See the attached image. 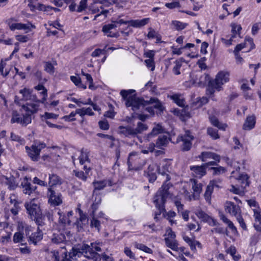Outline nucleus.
Returning <instances> with one entry per match:
<instances>
[{"label": "nucleus", "mask_w": 261, "mask_h": 261, "mask_svg": "<svg viewBox=\"0 0 261 261\" xmlns=\"http://www.w3.org/2000/svg\"><path fill=\"white\" fill-rule=\"evenodd\" d=\"M226 252L232 257L234 261H238L240 258L239 254L236 255L237 250L234 246H231L226 250Z\"/></svg>", "instance_id": "09e8293b"}, {"label": "nucleus", "mask_w": 261, "mask_h": 261, "mask_svg": "<svg viewBox=\"0 0 261 261\" xmlns=\"http://www.w3.org/2000/svg\"><path fill=\"white\" fill-rule=\"evenodd\" d=\"M100 55H103V57L101 60V62L103 63L106 59V57L105 56V51L104 50H102L101 49H95L91 54V56L93 58H96L99 57Z\"/></svg>", "instance_id": "5fc2aeb1"}, {"label": "nucleus", "mask_w": 261, "mask_h": 261, "mask_svg": "<svg viewBox=\"0 0 261 261\" xmlns=\"http://www.w3.org/2000/svg\"><path fill=\"white\" fill-rule=\"evenodd\" d=\"M117 27L115 23H111L105 25L102 28V32L108 37H114L116 36L115 33H113L111 30Z\"/></svg>", "instance_id": "2f4dec72"}, {"label": "nucleus", "mask_w": 261, "mask_h": 261, "mask_svg": "<svg viewBox=\"0 0 261 261\" xmlns=\"http://www.w3.org/2000/svg\"><path fill=\"white\" fill-rule=\"evenodd\" d=\"M48 191V202L53 206H57L62 203V199L60 193H56L52 188H49Z\"/></svg>", "instance_id": "412c9836"}, {"label": "nucleus", "mask_w": 261, "mask_h": 261, "mask_svg": "<svg viewBox=\"0 0 261 261\" xmlns=\"http://www.w3.org/2000/svg\"><path fill=\"white\" fill-rule=\"evenodd\" d=\"M45 147V144L44 143H36L32 145L31 147L25 146V150L31 160L33 161H37L39 158L41 150Z\"/></svg>", "instance_id": "f3484780"}, {"label": "nucleus", "mask_w": 261, "mask_h": 261, "mask_svg": "<svg viewBox=\"0 0 261 261\" xmlns=\"http://www.w3.org/2000/svg\"><path fill=\"white\" fill-rule=\"evenodd\" d=\"M195 214L202 221L208 223L210 225L215 226L216 225V220L208 215L204 212L198 210L195 212Z\"/></svg>", "instance_id": "4be33fe9"}, {"label": "nucleus", "mask_w": 261, "mask_h": 261, "mask_svg": "<svg viewBox=\"0 0 261 261\" xmlns=\"http://www.w3.org/2000/svg\"><path fill=\"white\" fill-rule=\"evenodd\" d=\"M119 133L123 134L125 136H134L135 135L134 128L130 126L124 127L121 126L119 127Z\"/></svg>", "instance_id": "a18cd8bd"}, {"label": "nucleus", "mask_w": 261, "mask_h": 261, "mask_svg": "<svg viewBox=\"0 0 261 261\" xmlns=\"http://www.w3.org/2000/svg\"><path fill=\"white\" fill-rule=\"evenodd\" d=\"M19 93L22 95V98L24 100H27L31 97V91L26 88L20 90Z\"/></svg>", "instance_id": "bf43d9fd"}, {"label": "nucleus", "mask_w": 261, "mask_h": 261, "mask_svg": "<svg viewBox=\"0 0 261 261\" xmlns=\"http://www.w3.org/2000/svg\"><path fill=\"white\" fill-rule=\"evenodd\" d=\"M49 185L50 186L49 188H51L52 187L58 184H61V183L60 178L57 175H51L49 176Z\"/></svg>", "instance_id": "8fccbe9b"}, {"label": "nucleus", "mask_w": 261, "mask_h": 261, "mask_svg": "<svg viewBox=\"0 0 261 261\" xmlns=\"http://www.w3.org/2000/svg\"><path fill=\"white\" fill-rule=\"evenodd\" d=\"M96 3H97L96 1H94L92 4L90 5L88 8L89 11H90L92 14L100 12V13L95 16L94 20H95L97 17L101 15H103L105 16V17H106L107 14L109 12L108 10H102L100 12V9L96 5Z\"/></svg>", "instance_id": "bb28decb"}, {"label": "nucleus", "mask_w": 261, "mask_h": 261, "mask_svg": "<svg viewBox=\"0 0 261 261\" xmlns=\"http://www.w3.org/2000/svg\"><path fill=\"white\" fill-rule=\"evenodd\" d=\"M169 140L167 136L164 135L160 136L156 143V147L159 148H163L167 146L169 143Z\"/></svg>", "instance_id": "ea45409f"}, {"label": "nucleus", "mask_w": 261, "mask_h": 261, "mask_svg": "<svg viewBox=\"0 0 261 261\" xmlns=\"http://www.w3.org/2000/svg\"><path fill=\"white\" fill-rule=\"evenodd\" d=\"M230 27L231 28V32L232 36L236 37L237 36H240L241 31L242 29L241 24H238L237 23H231L230 24Z\"/></svg>", "instance_id": "a19ab883"}, {"label": "nucleus", "mask_w": 261, "mask_h": 261, "mask_svg": "<svg viewBox=\"0 0 261 261\" xmlns=\"http://www.w3.org/2000/svg\"><path fill=\"white\" fill-rule=\"evenodd\" d=\"M125 106L134 112L143 113L147 111L151 115L154 114L153 107L160 111L163 110V107L158 99L151 98L149 101H145L136 96V91L133 89L122 90L120 92Z\"/></svg>", "instance_id": "f257e3e1"}, {"label": "nucleus", "mask_w": 261, "mask_h": 261, "mask_svg": "<svg viewBox=\"0 0 261 261\" xmlns=\"http://www.w3.org/2000/svg\"><path fill=\"white\" fill-rule=\"evenodd\" d=\"M1 180L3 183L8 186V188L10 189H14L17 186L15 178L13 177L8 178L6 176H3Z\"/></svg>", "instance_id": "f704fd0d"}, {"label": "nucleus", "mask_w": 261, "mask_h": 261, "mask_svg": "<svg viewBox=\"0 0 261 261\" xmlns=\"http://www.w3.org/2000/svg\"><path fill=\"white\" fill-rule=\"evenodd\" d=\"M255 44L253 43V39L250 37H246L244 42L238 44L233 51V53H239L240 51L244 49L243 52L248 53L254 48Z\"/></svg>", "instance_id": "a211bd4d"}, {"label": "nucleus", "mask_w": 261, "mask_h": 261, "mask_svg": "<svg viewBox=\"0 0 261 261\" xmlns=\"http://www.w3.org/2000/svg\"><path fill=\"white\" fill-rule=\"evenodd\" d=\"M230 80V73L226 70L219 71L215 79L210 81L206 90V94L212 95L216 91H221L223 90V86L228 83Z\"/></svg>", "instance_id": "423d86ee"}, {"label": "nucleus", "mask_w": 261, "mask_h": 261, "mask_svg": "<svg viewBox=\"0 0 261 261\" xmlns=\"http://www.w3.org/2000/svg\"><path fill=\"white\" fill-rule=\"evenodd\" d=\"M207 133L213 139H217L219 138L217 130L216 129L208 128L207 129Z\"/></svg>", "instance_id": "774afa93"}, {"label": "nucleus", "mask_w": 261, "mask_h": 261, "mask_svg": "<svg viewBox=\"0 0 261 261\" xmlns=\"http://www.w3.org/2000/svg\"><path fill=\"white\" fill-rule=\"evenodd\" d=\"M88 0H81L77 6L76 12H82L87 7Z\"/></svg>", "instance_id": "052dcab7"}, {"label": "nucleus", "mask_w": 261, "mask_h": 261, "mask_svg": "<svg viewBox=\"0 0 261 261\" xmlns=\"http://www.w3.org/2000/svg\"><path fill=\"white\" fill-rule=\"evenodd\" d=\"M149 18H145L142 19L132 20L128 21V24L134 28H141L149 23Z\"/></svg>", "instance_id": "c756f323"}, {"label": "nucleus", "mask_w": 261, "mask_h": 261, "mask_svg": "<svg viewBox=\"0 0 261 261\" xmlns=\"http://www.w3.org/2000/svg\"><path fill=\"white\" fill-rule=\"evenodd\" d=\"M82 74L83 76H85L86 79L89 83V88L92 90L95 89V87L93 84V79L91 75L88 73H86L82 71Z\"/></svg>", "instance_id": "680f3d73"}, {"label": "nucleus", "mask_w": 261, "mask_h": 261, "mask_svg": "<svg viewBox=\"0 0 261 261\" xmlns=\"http://www.w3.org/2000/svg\"><path fill=\"white\" fill-rule=\"evenodd\" d=\"M8 24L11 31L23 30L27 33L35 28V26L30 23H22L18 22L17 20L11 19L8 21Z\"/></svg>", "instance_id": "2eb2a0df"}, {"label": "nucleus", "mask_w": 261, "mask_h": 261, "mask_svg": "<svg viewBox=\"0 0 261 261\" xmlns=\"http://www.w3.org/2000/svg\"><path fill=\"white\" fill-rule=\"evenodd\" d=\"M127 164L130 170H140L145 163L144 160L140 159L137 153L132 152L129 155Z\"/></svg>", "instance_id": "dca6fc26"}, {"label": "nucleus", "mask_w": 261, "mask_h": 261, "mask_svg": "<svg viewBox=\"0 0 261 261\" xmlns=\"http://www.w3.org/2000/svg\"><path fill=\"white\" fill-rule=\"evenodd\" d=\"M10 60L9 58L2 59L0 63V72L3 76H6L8 75L12 66L7 63V62Z\"/></svg>", "instance_id": "cd10ccee"}, {"label": "nucleus", "mask_w": 261, "mask_h": 261, "mask_svg": "<svg viewBox=\"0 0 261 261\" xmlns=\"http://www.w3.org/2000/svg\"><path fill=\"white\" fill-rule=\"evenodd\" d=\"M213 184V181H210L204 194V198L206 202H207L208 203H211L212 194L214 190L212 186Z\"/></svg>", "instance_id": "e433bc0d"}, {"label": "nucleus", "mask_w": 261, "mask_h": 261, "mask_svg": "<svg viewBox=\"0 0 261 261\" xmlns=\"http://www.w3.org/2000/svg\"><path fill=\"white\" fill-rule=\"evenodd\" d=\"M66 237L63 232H60L59 234H54L52 238V242L59 244L64 242L70 241L72 234L69 232L66 231Z\"/></svg>", "instance_id": "5701e85b"}, {"label": "nucleus", "mask_w": 261, "mask_h": 261, "mask_svg": "<svg viewBox=\"0 0 261 261\" xmlns=\"http://www.w3.org/2000/svg\"><path fill=\"white\" fill-rule=\"evenodd\" d=\"M211 169L214 171V175H220L225 173L226 171V169L222 166L218 167H212Z\"/></svg>", "instance_id": "69168bd1"}, {"label": "nucleus", "mask_w": 261, "mask_h": 261, "mask_svg": "<svg viewBox=\"0 0 261 261\" xmlns=\"http://www.w3.org/2000/svg\"><path fill=\"white\" fill-rule=\"evenodd\" d=\"M241 89L243 92L244 97L246 99H252L253 98V94L251 91V89L246 84H243L241 85Z\"/></svg>", "instance_id": "72a5a7b5"}, {"label": "nucleus", "mask_w": 261, "mask_h": 261, "mask_svg": "<svg viewBox=\"0 0 261 261\" xmlns=\"http://www.w3.org/2000/svg\"><path fill=\"white\" fill-rule=\"evenodd\" d=\"M80 155L79 157L81 164H84L88 160V152L86 150H82L79 151Z\"/></svg>", "instance_id": "13d9d810"}, {"label": "nucleus", "mask_w": 261, "mask_h": 261, "mask_svg": "<svg viewBox=\"0 0 261 261\" xmlns=\"http://www.w3.org/2000/svg\"><path fill=\"white\" fill-rule=\"evenodd\" d=\"M35 89L38 91H41L40 94L42 95V102L46 100L47 97V90L42 85H38L35 87Z\"/></svg>", "instance_id": "4d7b16f0"}, {"label": "nucleus", "mask_w": 261, "mask_h": 261, "mask_svg": "<svg viewBox=\"0 0 261 261\" xmlns=\"http://www.w3.org/2000/svg\"><path fill=\"white\" fill-rule=\"evenodd\" d=\"M66 249L64 247L59 250H55L50 253L53 261H72L71 259H76L82 255L88 258L97 260L99 255L96 252L100 251L98 243H91V246L84 244L80 248H73L72 251L67 255Z\"/></svg>", "instance_id": "f03ea898"}, {"label": "nucleus", "mask_w": 261, "mask_h": 261, "mask_svg": "<svg viewBox=\"0 0 261 261\" xmlns=\"http://www.w3.org/2000/svg\"><path fill=\"white\" fill-rule=\"evenodd\" d=\"M165 237V241L167 247L174 251H180L184 252L186 255H188L189 253L184 252V247H178V244L175 239V233L171 228H168L166 229Z\"/></svg>", "instance_id": "f8f14e48"}, {"label": "nucleus", "mask_w": 261, "mask_h": 261, "mask_svg": "<svg viewBox=\"0 0 261 261\" xmlns=\"http://www.w3.org/2000/svg\"><path fill=\"white\" fill-rule=\"evenodd\" d=\"M148 126L145 123L141 122H138L137 127L135 128H134L135 135L146 130L148 129Z\"/></svg>", "instance_id": "de8ad7c7"}, {"label": "nucleus", "mask_w": 261, "mask_h": 261, "mask_svg": "<svg viewBox=\"0 0 261 261\" xmlns=\"http://www.w3.org/2000/svg\"><path fill=\"white\" fill-rule=\"evenodd\" d=\"M198 157L204 162H206L211 159L219 162L220 160V157L219 155L210 151L202 152Z\"/></svg>", "instance_id": "393cba45"}, {"label": "nucleus", "mask_w": 261, "mask_h": 261, "mask_svg": "<svg viewBox=\"0 0 261 261\" xmlns=\"http://www.w3.org/2000/svg\"><path fill=\"white\" fill-rule=\"evenodd\" d=\"M76 113L81 117H83L86 115L92 116L94 115L92 109L90 108H82L76 110Z\"/></svg>", "instance_id": "49530a36"}, {"label": "nucleus", "mask_w": 261, "mask_h": 261, "mask_svg": "<svg viewBox=\"0 0 261 261\" xmlns=\"http://www.w3.org/2000/svg\"><path fill=\"white\" fill-rule=\"evenodd\" d=\"M33 231V228L31 226L25 225V232L27 236L28 237V241L30 243L35 245L42 240L43 233L41 230L38 227L36 231Z\"/></svg>", "instance_id": "4468645a"}, {"label": "nucleus", "mask_w": 261, "mask_h": 261, "mask_svg": "<svg viewBox=\"0 0 261 261\" xmlns=\"http://www.w3.org/2000/svg\"><path fill=\"white\" fill-rule=\"evenodd\" d=\"M94 187V193H95V190H100L104 188L107 185L111 186V182L110 181L104 180L95 181L93 182Z\"/></svg>", "instance_id": "79ce46f5"}, {"label": "nucleus", "mask_w": 261, "mask_h": 261, "mask_svg": "<svg viewBox=\"0 0 261 261\" xmlns=\"http://www.w3.org/2000/svg\"><path fill=\"white\" fill-rule=\"evenodd\" d=\"M232 35L227 36L225 37H222L221 38L222 43L226 47L230 46L233 41V38H234Z\"/></svg>", "instance_id": "6e6d98bb"}, {"label": "nucleus", "mask_w": 261, "mask_h": 261, "mask_svg": "<svg viewBox=\"0 0 261 261\" xmlns=\"http://www.w3.org/2000/svg\"><path fill=\"white\" fill-rule=\"evenodd\" d=\"M225 208L226 212L236 218L242 228L244 229L246 228V226L241 215V210L239 206L234 205L232 202L227 201L225 204Z\"/></svg>", "instance_id": "ddd939ff"}, {"label": "nucleus", "mask_w": 261, "mask_h": 261, "mask_svg": "<svg viewBox=\"0 0 261 261\" xmlns=\"http://www.w3.org/2000/svg\"><path fill=\"white\" fill-rule=\"evenodd\" d=\"M190 185L192 186L193 194L191 195L188 191L187 188L188 184H187L183 187L182 194L183 196L188 200L198 199L202 191V185L200 183H197V181L194 179H191L190 180Z\"/></svg>", "instance_id": "9d476101"}, {"label": "nucleus", "mask_w": 261, "mask_h": 261, "mask_svg": "<svg viewBox=\"0 0 261 261\" xmlns=\"http://www.w3.org/2000/svg\"><path fill=\"white\" fill-rule=\"evenodd\" d=\"M220 218L221 219L228 225L229 228L231 229L234 233L237 231V229L236 227L234 226L233 223L228 219H227L224 215H221L220 216Z\"/></svg>", "instance_id": "864d4df0"}, {"label": "nucleus", "mask_w": 261, "mask_h": 261, "mask_svg": "<svg viewBox=\"0 0 261 261\" xmlns=\"http://www.w3.org/2000/svg\"><path fill=\"white\" fill-rule=\"evenodd\" d=\"M184 62H185V60L182 58H180L174 62L175 65L173 68V72L174 74L176 75H179L180 74V68Z\"/></svg>", "instance_id": "c03bdc74"}, {"label": "nucleus", "mask_w": 261, "mask_h": 261, "mask_svg": "<svg viewBox=\"0 0 261 261\" xmlns=\"http://www.w3.org/2000/svg\"><path fill=\"white\" fill-rule=\"evenodd\" d=\"M254 212L253 217L254 218L255 222H261V210L259 208H252Z\"/></svg>", "instance_id": "e2e57ef3"}, {"label": "nucleus", "mask_w": 261, "mask_h": 261, "mask_svg": "<svg viewBox=\"0 0 261 261\" xmlns=\"http://www.w3.org/2000/svg\"><path fill=\"white\" fill-rule=\"evenodd\" d=\"M76 211L79 212L80 215V219L74 221V218L72 217L73 212L70 211L68 213L67 216H62L60 212L58 213L59 217L60 226L58 228L59 231L64 230L66 227L68 228H70L71 225H75L78 231L81 230L83 228V226L88 223V219L86 216L83 214L81 210L77 208Z\"/></svg>", "instance_id": "39448f33"}, {"label": "nucleus", "mask_w": 261, "mask_h": 261, "mask_svg": "<svg viewBox=\"0 0 261 261\" xmlns=\"http://www.w3.org/2000/svg\"><path fill=\"white\" fill-rule=\"evenodd\" d=\"M133 245L136 248L146 253L152 254L153 253V251L151 248L148 247L147 246L143 244L138 243L137 242H135L133 243Z\"/></svg>", "instance_id": "37998d69"}, {"label": "nucleus", "mask_w": 261, "mask_h": 261, "mask_svg": "<svg viewBox=\"0 0 261 261\" xmlns=\"http://www.w3.org/2000/svg\"><path fill=\"white\" fill-rule=\"evenodd\" d=\"M163 131V127L160 124H156L152 128V131L145 136L144 138L147 141H150L152 138L161 133Z\"/></svg>", "instance_id": "7c9ffc66"}, {"label": "nucleus", "mask_w": 261, "mask_h": 261, "mask_svg": "<svg viewBox=\"0 0 261 261\" xmlns=\"http://www.w3.org/2000/svg\"><path fill=\"white\" fill-rule=\"evenodd\" d=\"M191 173L193 176L197 178H201L206 174V168L203 164L201 166H190Z\"/></svg>", "instance_id": "b1692460"}, {"label": "nucleus", "mask_w": 261, "mask_h": 261, "mask_svg": "<svg viewBox=\"0 0 261 261\" xmlns=\"http://www.w3.org/2000/svg\"><path fill=\"white\" fill-rule=\"evenodd\" d=\"M171 98L178 106L181 108V109H175L173 111L174 114L179 116V118L182 121H185L189 118L191 116L188 111V107L183 108L185 106V101L182 96L179 94H174L171 96Z\"/></svg>", "instance_id": "1a4fd4ad"}, {"label": "nucleus", "mask_w": 261, "mask_h": 261, "mask_svg": "<svg viewBox=\"0 0 261 261\" xmlns=\"http://www.w3.org/2000/svg\"><path fill=\"white\" fill-rule=\"evenodd\" d=\"M168 189V185L164 184L153 198V203L160 213L164 211V204L169 195Z\"/></svg>", "instance_id": "9b49d317"}, {"label": "nucleus", "mask_w": 261, "mask_h": 261, "mask_svg": "<svg viewBox=\"0 0 261 261\" xmlns=\"http://www.w3.org/2000/svg\"><path fill=\"white\" fill-rule=\"evenodd\" d=\"M22 186L23 192L25 194L31 195L34 193L38 194V192H36L37 187L36 186H33L30 182H28L27 180L25 181V179H24L22 183Z\"/></svg>", "instance_id": "c85d7f7f"}, {"label": "nucleus", "mask_w": 261, "mask_h": 261, "mask_svg": "<svg viewBox=\"0 0 261 261\" xmlns=\"http://www.w3.org/2000/svg\"><path fill=\"white\" fill-rule=\"evenodd\" d=\"M146 67L151 71H153L155 69L154 59H147L144 61Z\"/></svg>", "instance_id": "0e129e2a"}, {"label": "nucleus", "mask_w": 261, "mask_h": 261, "mask_svg": "<svg viewBox=\"0 0 261 261\" xmlns=\"http://www.w3.org/2000/svg\"><path fill=\"white\" fill-rule=\"evenodd\" d=\"M171 164L168 160L163 161L159 167L156 164L152 163L149 165L148 168L147 175L150 182H153L156 179V173L161 174L163 176H166L165 180L166 181L170 179L169 174Z\"/></svg>", "instance_id": "0eeeda50"}, {"label": "nucleus", "mask_w": 261, "mask_h": 261, "mask_svg": "<svg viewBox=\"0 0 261 261\" xmlns=\"http://www.w3.org/2000/svg\"><path fill=\"white\" fill-rule=\"evenodd\" d=\"M210 119L211 123L219 129L225 130L227 127V125L226 124H219L218 119L215 117H210Z\"/></svg>", "instance_id": "3c124183"}, {"label": "nucleus", "mask_w": 261, "mask_h": 261, "mask_svg": "<svg viewBox=\"0 0 261 261\" xmlns=\"http://www.w3.org/2000/svg\"><path fill=\"white\" fill-rule=\"evenodd\" d=\"M228 165L236 169L231 172L229 177L231 184L229 191L236 194H241L249 184V176L246 173H241L239 172L240 170L246 169V161L234 160L228 162Z\"/></svg>", "instance_id": "7ed1b4c3"}, {"label": "nucleus", "mask_w": 261, "mask_h": 261, "mask_svg": "<svg viewBox=\"0 0 261 261\" xmlns=\"http://www.w3.org/2000/svg\"><path fill=\"white\" fill-rule=\"evenodd\" d=\"M68 99L71 101L75 103L78 107H81L82 105H89L92 103V100L90 98L84 99L83 98H80L79 99L74 97L68 98Z\"/></svg>", "instance_id": "473e14b6"}, {"label": "nucleus", "mask_w": 261, "mask_h": 261, "mask_svg": "<svg viewBox=\"0 0 261 261\" xmlns=\"http://www.w3.org/2000/svg\"><path fill=\"white\" fill-rule=\"evenodd\" d=\"M171 25L173 29L181 31L187 27L188 23L178 20H173L171 21Z\"/></svg>", "instance_id": "58836bf2"}, {"label": "nucleus", "mask_w": 261, "mask_h": 261, "mask_svg": "<svg viewBox=\"0 0 261 261\" xmlns=\"http://www.w3.org/2000/svg\"><path fill=\"white\" fill-rule=\"evenodd\" d=\"M183 49L184 47L182 46L180 47H177L173 45L171 47L172 54L177 56H179L182 54Z\"/></svg>", "instance_id": "338daca9"}, {"label": "nucleus", "mask_w": 261, "mask_h": 261, "mask_svg": "<svg viewBox=\"0 0 261 261\" xmlns=\"http://www.w3.org/2000/svg\"><path fill=\"white\" fill-rule=\"evenodd\" d=\"M255 124V117L253 116L248 117L244 124L243 128L245 130H250L254 127Z\"/></svg>", "instance_id": "c9c22d12"}, {"label": "nucleus", "mask_w": 261, "mask_h": 261, "mask_svg": "<svg viewBox=\"0 0 261 261\" xmlns=\"http://www.w3.org/2000/svg\"><path fill=\"white\" fill-rule=\"evenodd\" d=\"M25 207L31 219L34 220L40 225V220H42L43 215L37 199L33 198L30 201L27 202L25 203Z\"/></svg>", "instance_id": "6e6552de"}, {"label": "nucleus", "mask_w": 261, "mask_h": 261, "mask_svg": "<svg viewBox=\"0 0 261 261\" xmlns=\"http://www.w3.org/2000/svg\"><path fill=\"white\" fill-rule=\"evenodd\" d=\"M175 205L176 206L178 213H181L182 218L186 221L189 220V211L186 210L182 211L183 210V205L181 203L176 201L175 202Z\"/></svg>", "instance_id": "4c0bfd02"}, {"label": "nucleus", "mask_w": 261, "mask_h": 261, "mask_svg": "<svg viewBox=\"0 0 261 261\" xmlns=\"http://www.w3.org/2000/svg\"><path fill=\"white\" fill-rule=\"evenodd\" d=\"M39 102L34 101L27 103L22 107L20 112L13 111L12 114L11 122L17 123L25 126L32 122L31 115L36 113L39 108Z\"/></svg>", "instance_id": "20e7f679"}, {"label": "nucleus", "mask_w": 261, "mask_h": 261, "mask_svg": "<svg viewBox=\"0 0 261 261\" xmlns=\"http://www.w3.org/2000/svg\"><path fill=\"white\" fill-rule=\"evenodd\" d=\"M70 79L71 81L78 87L85 89L86 86L82 84L81 81V79L78 76H71Z\"/></svg>", "instance_id": "603ef678"}, {"label": "nucleus", "mask_w": 261, "mask_h": 261, "mask_svg": "<svg viewBox=\"0 0 261 261\" xmlns=\"http://www.w3.org/2000/svg\"><path fill=\"white\" fill-rule=\"evenodd\" d=\"M25 1L28 3V6L32 12L38 10L48 13L49 11L52 9L50 6H45L43 4L37 3L36 0H25Z\"/></svg>", "instance_id": "6ab92c4d"}, {"label": "nucleus", "mask_w": 261, "mask_h": 261, "mask_svg": "<svg viewBox=\"0 0 261 261\" xmlns=\"http://www.w3.org/2000/svg\"><path fill=\"white\" fill-rule=\"evenodd\" d=\"M25 224L22 222H18V231L14 233L13 236V241L15 243H22L24 241V237L23 233L21 232L20 231L23 229H25Z\"/></svg>", "instance_id": "a878e982"}, {"label": "nucleus", "mask_w": 261, "mask_h": 261, "mask_svg": "<svg viewBox=\"0 0 261 261\" xmlns=\"http://www.w3.org/2000/svg\"><path fill=\"white\" fill-rule=\"evenodd\" d=\"M194 139V137L191 135L189 131H186L184 136H181L178 137L177 142L180 140L183 142L182 150L188 151L190 149L192 145L191 141Z\"/></svg>", "instance_id": "aec40b11"}]
</instances>
